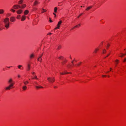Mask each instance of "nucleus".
Returning a JSON list of instances; mask_svg holds the SVG:
<instances>
[{
	"label": "nucleus",
	"instance_id": "nucleus-1",
	"mask_svg": "<svg viewBox=\"0 0 126 126\" xmlns=\"http://www.w3.org/2000/svg\"><path fill=\"white\" fill-rule=\"evenodd\" d=\"M8 83L9 85L7 87H6L5 89L6 90H9L11 88H13L14 83L13 82L12 79L10 78L8 81Z\"/></svg>",
	"mask_w": 126,
	"mask_h": 126
},
{
	"label": "nucleus",
	"instance_id": "nucleus-2",
	"mask_svg": "<svg viewBox=\"0 0 126 126\" xmlns=\"http://www.w3.org/2000/svg\"><path fill=\"white\" fill-rule=\"evenodd\" d=\"M9 19L8 17L3 19V22L5 24V27L6 28L8 29L10 26Z\"/></svg>",
	"mask_w": 126,
	"mask_h": 126
},
{
	"label": "nucleus",
	"instance_id": "nucleus-3",
	"mask_svg": "<svg viewBox=\"0 0 126 126\" xmlns=\"http://www.w3.org/2000/svg\"><path fill=\"white\" fill-rule=\"evenodd\" d=\"M47 79L49 82L51 83L54 82L55 80L54 78L48 77L47 78Z\"/></svg>",
	"mask_w": 126,
	"mask_h": 126
},
{
	"label": "nucleus",
	"instance_id": "nucleus-4",
	"mask_svg": "<svg viewBox=\"0 0 126 126\" xmlns=\"http://www.w3.org/2000/svg\"><path fill=\"white\" fill-rule=\"evenodd\" d=\"M62 23V21L60 20V21L58 23V24L57 25V27L55 28V30L56 29H59V28L60 27V25L61 24V23Z\"/></svg>",
	"mask_w": 126,
	"mask_h": 126
},
{
	"label": "nucleus",
	"instance_id": "nucleus-5",
	"mask_svg": "<svg viewBox=\"0 0 126 126\" xmlns=\"http://www.w3.org/2000/svg\"><path fill=\"white\" fill-rule=\"evenodd\" d=\"M20 7V5H14L13 6V8L15 9H18Z\"/></svg>",
	"mask_w": 126,
	"mask_h": 126
},
{
	"label": "nucleus",
	"instance_id": "nucleus-6",
	"mask_svg": "<svg viewBox=\"0 0 126 126\" xmlns=\"http://www.w3.org/2000/svg\"><path fill=\"white\" fill-rule=\"evenodd\" d=\"M10 21L11 22H14L16 20V18L15 17L13 16L10 17Z\"/></svg>",
	"mask_w": 126,
	"mask_h": 126
},
{
	"label": "nucleus",
	"instance_id": "nucleus-7",
	"mask_svg": "<svg viewBox=\"0 0 126 126\" xmlns=\"http://www.w3.org/2000/svg\"><path fill=\"white\" fill-rule=\"evenodd\" d=\"M20 7H19L21 9H23L25 8L26 6V5L24 4H22L21 5H20Z\"/></svg>",
	"mask_w": 126,
	"mask_h": 126
},
{
	"label": "nucleus",
	"instance_id": "nucleus-8",
	"mask_svg": "<svg viewBox=\"0 0 126 126\" xmlns=\"http://www.w3.org/2000/svg\"><path fill=\"white\" fill-rule=\"evenodd\" d=\"M23 12L22 10L21 9H19L16 11V13L18 14H21Z\"/></svg>",
	"mask_w": 126,
	"mask_h": 126
},
{
	"label": "nucleus",
	"instance_id": "nucleus-9",
	"mask_svg": "<svg viewBox=\"0 0 126 126\" xmlns=\"http://www.w3.org/2000/svg\"><path fill=\"white\" fill-rule=\"evenodd\" d=\"M25 19V16L24 15L21 18V21H24Z\"/></svg>",
	"mask_w": 126,
	"mask_h": 126
},
{
	"label": "nucleus",
	"instance_id": "nucleus-10",
	"mask_svg": "<svg viewBox=\"0 0 126 126\" xmlns=\"http://www.w3.org/2000/svg\"><path fill=\"white\" fill-rule=\"evenodd\" d=\"M4 12V11L2 9H0V14H3Z\"/></svg>",
	"mask_w": 126,
	"mask_h": 126
},
{
	"label": "nucleus",
	"instance_id": "nucleus-11",
	"mask_svg": "<svg viewBox=\"0 0 126 126\" xmlns=\"http://www.w3.org/2000/svg\"><path fill=\"white\" fill-rule=\"evenodd\" d=\"M35 87L36 89H38L40 88H43V87L41 86H35Z\"/></svg>",
	"mask_w": 126,
	"mask_h": 126
},
{
	"label": "nucleus",
	"instance_id": "nucleus-12",
	"mask_svg": "<svg viewBox=\"0 0 126 126\" xmlns=\"http://www.w3.org/2000/svg\"><path fill=\"white\" fill-rule=\"evenodd\" d=\"M29 13V11L27 10H26L24 12V14L25 15H27L28 14V13Z\"/></svg>",
	"mask_w": 126,
	"mask_h": 126
},
{
	"label": "nucleus",
	"instance_id": "nucleus-13",
	"mask_svg": "<svg viewBox=\"0 0 126 126\" xmlns=\"http://www.w3.org/2000/svg\"><path fill=\"white\" fill-rule=\"evenodd\" d=\"M30 69V65L29 64H27V70L28 71H29Z\"/></svg>",
	"mask_w": 126,
	"mask_h": 126
},
{
	"label": "nucleus",
	"instance_id": "nucleus-14",
	"mask_svg": "<svg viewBox=\"0 0 126 126\" xmlns=\"http://www.w3.org/2000/svg\"><path fill=\"white\" fill-rule=\"evenodd\" d=\"M80 26V24H78V25H77L76 26H75V27H74L72 29V30H73V29H74L76 28H77V27H79Z\"/></svg>",
	"mask_w": 126,
	"mask_h": 126
},
{
	"label": "nucleus",
	"instance_id": "nucleus-15",
	"mask_svg": "<svg viewBox=\"0 0 126 126\" xmlns=\"http://www.w3.org/2000/svg\"><path fill=\"white\" fill-rule=\"evenodd\" d=\"M67 61L66 60H65L64 61L62 62V64L63 65H64L66 63Z\"/></svg>",
	"mask_w": 126,
	"mask_h": 126
},
{
	"label": "nucleus",
	"instance_id": "nucleus-16",
	"mask_svg": "<svg viewBox=\"0 0 126 126\" xmlns=\"http://www.w3.org/2000/svg\"><path fill=\"white\" fill-rule=\"evenodd\" d=\"M27 88V87L26 86L23 87L22 89L24 90H25Z\"/></svg>",
	"mask_w": 126,
	"mask_h": 126
},
{
	"label": "nucleus",
	"instance_id": "nucleus-17",
	"mask_svg": "<svg viewBox=\"0 0 126 126\" xmlns=\"http://www.w3.org/2000/svg\"><path fill=\"white\" fill-rule=\"evenodd\" d=\"M46 11H47V10H46L44 9H42L41 13H43L46 12Z\"/></svg>",
	"mask_w": 126,
	"mask_h": 126
},
{
	"label": "nucleus",
	"instance_id": "nucleus-18",
	"mask_svg": "<svg viewBox=\"0 0 126 126\" xmlns=\"http://www.w3.org/2000/svg\"><path fill=\"white\" fill-rule=\"evenodd\" d=\"M23 83L25 85H26L27 84L29 83V82L27 81H24Z\"/></svg>",
	"mask_w": 126,
	"mask_h": 126
},
{
	"label": "nucleus",
	"instance_id": "nucleus-19",
	"mask_svg": "<svg viewBox=\"0 0 126 126\" xmlns=\"http://www.w3.org/2000/svg\"><path fill=\"white\" fill-rule=\"evenodd\" d=\"M92 7V6H89L86 9V10H89V9H91V8Z\"/></svg>",
	"mask_w": 126,
	"mask_h": 126
},
{
	"label": "nucleus",
	"instance_id": "nucleus-20",
	"mask_svg": "<svg viewBox=\"0 0 126 126\" xmlns=\"http://www.w3.org/2000/svg\"><path fill=\"white\" fill-rule=\"evenodd\" d=\"M57 8L56 7L54 8V11L55 13H56L57 12Z\"/></svg>",
	"mask_w": 126,
	"mask_h": 126
},
{
	"label": "nucleus",
	"instance_id": "nucleus-21",
	"mask_svg": "<svg viewBox=\"0 0 126 126\" xmlns=\"http://www.w3.org/2000/svg\"><path fill=\"white\" fill-rule=\"evenodd\" d=\"M38 60L41 62L42 61L41 58V57H39L38 59Z\"/></svg>",
	"mask_w": 126,
	"mask_h": 126
},
{
	"label": "nucleus",
	"instance_id": "nucleus-22",
	"mask_svg": "<svg viewBox=\"0 0 126 126\" xmlns=\"http://www.w3.org/2000/svg\"><path fill=\"white\" fill-rule=\"evenodd\" d=\"M39 3L37 1H35L34 3V5H37L38 3Z\"/></svg>",
	"mask_w": 126,
	"mask_h": 126
},
{
	"label": "nucleus",
	"instance_id": "nucleus-23",
	"mask_svg": "<svg viewBox=\"0 0 126 126\" xmlns=\"http://www.w3.org/2000/svg\"><path fill=\"white\" fill-rule=\"evenodd\" d=\"M121 55L120 56L121 57H122L124 55H126V54H123L122 53H121Z\"/></svg>",
	"mask_w": 126,
	"mask_h": 126
},
{
	"label": "nucleus",
	"instance_id": "nucleus-24",
	"mask_svg": "<svg viewBox=\"0 0 126 126\" xmlns=\"http://www.w3.org/2000/svg\"><path fill=\"white\" fill-rule=\"evenodd\" d=\"M23 2V0H21L20 1H19L18 2V4H20L22 3V2Z\"/></svg>",
	"mask_w": 126,
	"mask_h": 126
},
{
	"label": "nucleus",
	"instance_id": "nucleus-25",
	"mask_svg": "<svg viewBox=\"0 0 126 126\" xmlns=\"http://www.w3.org/2000/svg\"><path fill=\"white\" fill-rule=\"evenodd\" d=\"M34 56V55L33 54H32L30 56V58L31 59L33 58Z\"/></svg>",
	"mask_w": 126,
	"mask_h": 126
},
{
	"label": "nucleus",
	"instance_id": "nucleus-26",
	"mask_svg": "<svg viewBox=\"0 0 126 126\" xmlns=\"http://www.w3.org/2000/svg\"><path fill=\"white\" fill-rule=\"evenodd\" d=\"M38 79V78H37V76H36V75L33 78H32V79Z\"/></svg>",
	"mask_w": 126,
	"mask_h": 126
},
{
	"label": "nucleus",
	"instance_id": "nucleus-27",
	"mask_svg": "<svg viewBox=\"0 0 126 126\" xmlns=\"http://www.w3.org/2000/svg\"><path fill=\"white\" fill-rule=\"evenodd\" d=\"M98 48H96L95 49V50L94 51V52H95V53H96L97 52V51H98Z\"/></svg>",
	"mask_w": 126,
	"mask_h": 126
},
{
	"label": "nucleus",
	"instance_id": "nucleus-28",
	"mask_svg": "<svg viewBox=\"0 0 126 126\" xmlns=\"http://www.w3.org/2000/svg\"><path fill=\"white\" fill-rule=\"evenodd\" d=\"M20 18V15H18L17 16V17H16V18L17 19H19Z\"/></svg>",
	"mask_w": 126,
	"mask_h": 126
},
{
	"label": "nucleus",
	"instance_id": "nucleus-29",
	"mask_svg": "<svg viewBox=\"0 0 126 126\" xmlns=\"http://www.w3.org/2000/svg\"><path fill=\"white\" fill-rule=\"evenodd\" d=\"M10 10L13 12H14L15 11V10L13 9H11Z\"/></svg>",
	"mask_w": 126,
	"mask_h": 126
},
{
	"label": "nucleus",
	"instance_id": "nucleus-30",
	"mask_svg": "<svg viewBox=\"0 0 126 126\" xmlns=\"http://www.w3.org/2000/svg\"><path fill=\"white\" fill-rule=\"evenodd\" d=\"M22 67V66L20 65H19L18 66V68L19 69H21V67Z\"/></svg>",
	"mask_w": 126,
	"mask_h": 126
},
{
	"label": "nucleus",
	"instance_id": "nucleus-31",
	"mask_svg": "<svg viewBox=\"0 0 126 126\" xmlns=\"http://www.w3.org/2000/svg\"><path fill=\"white\" fill-rule=\"evenodd\" d=\"M61 47V46L60 45H59L58 46V48L57 49H59Z\"/></svg>",
	"mask_w": 126,
	"mask_h": 126
},
{
	"label": "nucleus",
	"instance_id": "nucleus-32",
	"mask_svg": "<svg viewBox=\"0 0 126 126\" xmlns=\"http://www.w3.org/2000/svg\"><path fill=\"white\" fill-rule=\"evenodd\" d=\"M68 73H69L67 72L66 73H60V74H62V75H63L64 74H68Z\"/></svg>",
	"mask_w": 126,
	"mask_h": 126
},
{
	"label": "nucleus",
	"instance_id": "nucleus-33",
	"mask_svg": "<svg viewBox=\"0 0 126 126\" xmlns=\"http://www.w3.org/2000/svg\"><path fill=\"white\" fill-rule=\"evenodd\" d=\"M106 52V50L105 49H104L103 51V53H105Z\"/></svg>",
	"mask_w": 126,
	"mask_h": 126
},
{
	"label": "nucleus",
	"instance_id": "nucleus-34",
	"mask_svg": "<svg viewBox=\"0 0 126 126\" xmlns=\"http://www.w3.org/2000/svg\"><path fill=\"white\" fill-rule=\"evenodd\" d=\"M118 60H116L115 61V62H116V64L117 63H118Z\"/></svg>",
	"mask_w": 126,
	"mask_h": 126
},
{
	"label": "nucleus",
	"instance_id": "nucleus-35",
	"mask_svg": "<svg viewBox=\"0 0 126 126\" xmlns=\"http://www.w3.org/2000/svg\"><path fill=\"white\" fill-rule=\"evenodd\" d=\"M17 77L18 78H19L20 77V76L19 74H18L17 75Z\"/></svg>",
	"mask_w": 126,
	"mask_h": 126
},
{
	"label": "nucleus",
	"instance_id": "nucleus-36",
	"mask_svg": "<svg viewBox=\"0 0 126 126\" xmlns=\"http://www.w3.org/2000/svg\"><path fill=\"white\" fill-rule=\"evenodd\" d=\"M7 16H10L11 14H9V13H8L7 14Z\"/></svg>",
	"mask_w": 126,
	"mask_h": 126
},
{
	"label": "nucleus",
	"instance_id": "nucleus-37",
	"mask_svg": "<svg viewBox=\"0 0 126 126\" xmlns=\"http://www.w3.org/2000/svg\"><path fill=\"white\" fill-rule=\"evenodd\" d=\"M63 57L62 56H61L60 57H59L58 58L59 59H61L62 58H63Z\"/></svg>",
	"mask_w": 126,
	"mask_h": 126
},
{
	"label": "nucleus",
	"instance_id": "nucleus-38",
	"mask_svg": "<svg viewBox=\"0 0 126 126\" xmlns=\"http://www.w3.org/2000/svg\"><path fill=\"white\" fill-rule=\"evenodd\" d=\"M49 22H52V21L51 20L50 18H49Z\"/></svg>",
	"mask_w": 126,
	"mask_h": 126
},
{
	"label": "nucleus",
	"instance_id": "nucleus-39",
	"mask_svg": "<svg viewBox=\"0 0 126 126\" xmlns=\"http://www.w3.org/2000/svg\"><path fill=\"white\" fill-rule=\"evenodd\" d=\"M67 66L68 67H71V65H68Z\"/></svg>",
	"mask_w": 126,
	"mask_h": 126
},
{
	"label": "nucleus",
	"instance_id": "nucleus-40",
	"mask_svg": "<svg viewBox=\"0 0 126 126\" xmlns=\"http://www.w3.org/2000/svg\"><path fill=\"white\" fill-rule=\"evenodd\" d=\"M82 14H80V15H79V16H78V18H79V16H81V15H82Z\"/></svg>",
	"mask_w": 126,
	"mask_h": 126
},
{
	"label": "nucleus",
	"instance_id": "nucleus-41",
	"mask_svg": "<svg viewBox=\"0 0 126 126\" xmlns=\"http://www.w3.org/2000/svg\"><path fill=\"white\" fill-rule=\"evenodd\" d=\"M110 45L108 44L107 46V48L110 46Z\"/></svg>",
	"mask_w": 126,
	"mask_h": 126
},
{
	"label": "nucleus",
	"instance_id": "nucleus-42",
	"mask_svg": "<svg viewBox=\"0 0 126 126\" xmlns=\"http://www.w3.org/2000/svg\"><path fill=\"white\" fill-rule=\"evenodd\" d=\"M126 61V58H125L124 59V62H125V61Z\"/></svg>",
	"mask_w": 126,
	"mask_h": 126
},
{
	"label": "nucleus",
	"instance_id": "nucleus-43",
	"mask_svg": "<svg viewBox=\"0 0 126 126\" xmlns=\"http://www.w3.org/2000/svg\"><path fill=\"white\" fill-rule=\"evenodd\" d=\"M52 34V33H48L47 35H50Z\"/></svg>",
	"mask_w": 126,
	"mask_h": 126
},
{
	"label": "nucleus",
	"instance_id": "nucleus-44",
	"mask_svg": "<svg viewBox=\"0 0 126 126\" xmlns=\"http://www.w3.org/2000/svg\"><path fill=\"white\" fill-rule=\"evenodd\" d=\"M42 55H43V54H42L41 55H40V56H39V57H41H41L42 56Z\"/></svg>",
	"mask_w": 126,
	"mask_h": 126
},
{
	"label": "nucleus",
	"instance_id": "nucleus-45",
	"mask_svg": "<svg viewBox=\"0 0 126 126\" xmlns=\"http://www.w3.org/2000/svg\"><path fill=\"white\" fill-rule=\"evenodd\" d=\"M35 83L36 84H37V85H38V83H37L36 82H35Z\"/></svg>",
	"mask_w": 126,
	"mask_h": 126
},
{
	"label": "nucleus",
	"instance_id": "nucleus-46",
	"mask_svg": "<svg viewBox=\"0 0 126 126\" xmlns=\"http://www.w3.org/2000/svg\"><path fill=\"white\" fill-rule=\"evenodd\" d=\"M109 55H110V54H108L107 55V56H106V57H105V58H106V57H108Z\"/></svg>",
	"mask_w": 126,
	"mask_h": 126
},
{
	"label": "nucleus",
	"instance_id": "nucleus-47",
	"mask_svg": "<svg viewBox=\"0 0 126 126\" xmlns=\"http://www.w3.org/2000/svg\"><path fill=\"white\" fill-rule=\"evenodd\" d=\"M2 29L0 27V31L2 30Z\"/></svg>",
	"mask_w": 126,
	"mask_h": 126
},
{
	"label": "nucleus",
	"instance_id": "nucleus-48",
	"mask_svg": "<svg viewBox=\"0 0 126 126\" xmlns=\"http://www.w3.org/2000/svg\"><path fill=\"white\" fill-rule=\"evenodd\" d=\"M32 74H33V75L35 74V73L34 72H32Z\"/></svg>",
	"mask_w": 126,
	"mask_h": 126
},
{
	"label": "nucleus",
	"instance_id": "nucleus-49",
	"mask_svg": "<svg viewBox=\"0 0 126 126\" xmlns=\"http://www.w3.org/2000/svg\"><path fill=\"white\" fill-rule=\"evenodd\" d=\"M102 76L103 77H106V75H102Z\"/></svg>",
	"mask_w": 126,
	"mask_h": 126
},
{
	"label": "nucleus",
	"instance_id": "nucleus-50",
	"mask_svg": "<svg viewBox=\"0 0 126 126\" xmlns=\"http://www.w3.org/2000/svg\"><path fill=\"white\" fill-rule=\"evenodd\" d=\"M54 88H57V87L56 86H54Z\"/></svg>",
	"mask_w": 126,
	"mask_h": 126
},
{
	"label": "nucleus",
	"instance_id": "nucleus-51",
	"mask_svg": "<svg viewBox=\"0 0 126 126\" xmlns=\"http://www.w3.org/2000/svg\"><path fill=\"white\" fill-rule=\"evenodd\" d=\"M79 63L77 64V65L79 66Z\"/></svg>",
	"mask_w": 126,
	"mask_h": 126
},
{
	"label": "nucleus",
	"instance_id": "nucleus-52",
	"mask_svg": "<svg viewBox=\"0 0 126 126\" xmlns=\"http://www.w3.org/2000/svg\"><path fill=\"white\" fill-rule=\"evenodd\" d=\"M73 61H73L71 62L72 63H73Z\"/></svg>",
	"mask_w": 126,
	"mask_h": 126
},
{
	"label": "nucleus",
	"instance_id": "nucleus-53",
	"mask_svg": "<svg viewBox=\"0 0 126 126\" xmlns=\"http://www.w3.org/2000/svg\"><path fill=\"white\" fill-rule=\"evenodd\" d=\"M53 15H56L54 13H53Z\"/></svg>",
	"mask_w": 126,
	"mask_h": 126
},
{
	"label": "nucleus",
	"instance_id": "nucleus-54",
	"mask_svg": "<svg viewBox=\"0 0 126 126\" xmlns=\"http://www.w3.org/2000/svg\"><path fill=\"white\" fill-rule=\"evenodd\" d=\"M56 16V15H54V17H55Z\"/></svg>",
	"mask_w": 126,
	"mask_h": 126
},
{
	"label": "nucleus",
	"instance_id": "nucleus-55",
	"mask_svg": "<svg viewBox=\"0 0 126 126\" xmlns=\"http://www.w3.org/2000/svg\"><path fill=\"white\" fill-rule=\"evenodd\" d=\"M109 72V71H107V72H106V73H108Z\"/></svg>",
	"mask_w": 126,
	"mask_h": 126
},
{
	"label": "nucleus",
	"instance_id": "nucleus-56",
	"mask_svg": "<svg viewBox=\"0 0 126 126\" xmlns=\"http://www.w3.org/2000/svg\"><path fill=\"white\" fill-rule=\"evenodd\" d=\"M7 67L9 68H10V66H9V67Z\"/></svg>",
	"mask_w": 126,
	"mask_h": 126
},
{
	"label": "nucleus",
	"instance_id": "nucleus-57",
	"mask_svg": "<svg viewBox=\"0 0 126 126\" xmlns=\"http://www.w3.org/2000/svg\"><path fill=\"white\" fill-rule=\"evenodd\" d=\"M111 68H110V71L111 70Z\"/></svg>",
	"mask_w": 126,
	"mask_h": 126
},
{
	"label": "nucleus",
	"instance_id": "nucleus-58",
	"mask_svg": "<svg viewBox=\"0 0 126 126\" xmlns=\"http://www.w3.org/2000/svg\"><path fill=\"white\" fill-rule=\"evenodd\" d=\"M108 77H110V76H108Z\"/></svg>",
	"mask_w": 126,
	"mask_h": 126
},
{
	"label": "nucleus",
	"instance_id": "nucleus-59",
	"mask_svg": "<svg viewBox=\"0 0 126 126\" xmlns=\"http://www.w3.org/2000/svg\"><path fill=\"white\" fill-rule=\"evenodd\" d=\"M70 59H71V56H70Z\"/></svg>",
	"mask_w": 126,
	"mask_h": 126
},
{
	"label": "nucleus",
	"instance_id": "nucleus-60",
	"mask_svg": "<svg viewBox=\"0 0 126 126\" xmlns=\"http://www.w3.org/2000/svg\"><path fill=\"white\" fill-rule=\"evenodd\" d=\"M82 7V6H81V7Z\"/></svg>",
	"mask_w": 126,
	"mask_h": 126
},
{
	"label": "nucleus",
	"instance_id": "nucleus-61",
	"mask_svg": "<svg viewBox=\"0 0 126 126\" xmlns=\"http://www.w3.org/2000/svg\"><path fill=\"white\" fill-rule=\"evenodd\" d=\"M0 18H1V17H0Z\"/></svg>",
	"mask_w": 126,
	"mask_h": 126
}]
</instances>
